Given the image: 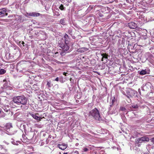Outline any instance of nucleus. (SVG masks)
<instances>
[{"label":"nucleus","mask_w":154,"mask_h":154,"mask_svg":"<svg viewBox=\"0 0 154 154\" xmlns=\"http://www.w3.org/2000/svg\"><path fill=\"white\" fill-rule=\"evenodd\" d=\"M27 101V99L24 95H23L14 97L13 98L12 102H13L14 103L17 105L22 104L25 105L26 104Z\"/></svg>","instance_id":"1"},{"label":"nucleus","mask_w":154,"mask_h":154,"mask_svg":"<svg viewBox=\"0 0 154 154\" xmlns=\"http://www.w3.org/2000/svg\"><path fill=\"white\" fill-rule=\"evenodd\" d=\"M89 116H92L97 120H99L100 118V114L98 110L95 108L91 110L89 113Z\"/></svg>","instance_id":"2"},{"label":"nucleus","mask_w":154,"mask_h":154,"mask_svg":"<svg viewBox=\"0 0 154 154\" xmlns=\"http://www.w3.org/2000/svg\"><path fill=\"white\" fill-rule=\"evenodd\" d=\"M149 140V138L148 137L146 136H143L136 139L135 144L138 146H140L142 143L145 141L148 142Z\"/></svg>","instance_id":"3"},{"label":"nucleus","mask_w":154,"mask_h":154,"mask_svg":"<svg viewBox=\"0 0 154 154\" xmlns=\"http://www.w3.org/2000/svg\"><path fill=\"white\" fill-rule=\"evenodd\" d=\"M127 45V43L125 42V39L122 38L119 39L118 41V46L119 48H123V47H125Z\"/></svg>","instance_id":"4"},{"label":"nucleus","mask_w":154,"mask_h":154,"mask_svg":"<svg viewBox=\"0 0 154 154\" xmlns=\"http://www.w3.org/2000/svg\"><path fill=\"white\" fill-rule=\"evenodd\" d=\"M63 37L65 39V44L66 45V46H67L66 48H69L70 47V46L72 45L73 44L72 43L69 42V41L68 40L69 39V36L67 34H66L64 35Z\"/></svg>","instance_id":"5"},{"label":"nucleus","mask_w":154,"mask_h":154,"mask_svg":"<svg viewBox=\"0 0 154 154\" xmlns=\"http://www.w3.org/2000/svg\"><path fill=\"white\" fill-rule=\"evenodd\" d=\"M133 91H131L129 92H127V94H125V95L129 99V100L128 101H127L128 102L130 103L131 102V100L130 99V97H133L134 94H131L132 93Z\"/></svg>","instance_id":"6"},{"label":"nucleus","mask_w":154,"mask_h":154,"mask_svg":"<svg viewBox=\"0 0 154 154\" xmlns=\"http://www.w3.org/2000/svg\"><path fill=\"white\" fill-rule=\"evenodd\" d=\"M7 10L5 8H3L0 9V15L2 16H7L8 14L6 13Z\"/></svg>","instance_id":"7"},{"label":"nucleus","mask_w":154,"mask_h":154,"mask_svg":"<svg viewBox=\"0 0 154 154\" xmlns=\"http://www.w3.org/2000/svg\"><path fill=\"white\" fill-rule=\"evenodd\" d=\"M8 145L9 143H7L6 142L4 141L2 144L0 145V148L7 150V149L8 147Z\"/></svg>","instance_id":"8"},{"label":"nucleus","mask_w":154,"mask_h":154,"mask_svg":"<svg viewBox=\"0 0 154 154\" xmlns=\"http://www.w3.org/2000/svg\"><path fill=\"white\" fill-rule=\"evenodd\" d=\"M129 27L131 29H135L137 27V24L134 22H130L128 23Z\"/></svg>","instance_id":"9"},{"label":"nucleus","mask_w":154,"mask_h":154,"mask_svg":"<svg viewBox=\"0 0 154 154\" xmlns=\"http://www.w3.org/2000/svg\"><path fill=\"white\" fill-rule=\"evenodd\" d=\"M140 47V45H138L137 44H134L133 43H131L130 44H128L127 48H139Z\"/></svg>","instance_id":"10"},{"label":"nucleus","mask_w":154,"mask_h":154,"mask_svg":"<svg viewBox=\"0 0 154 154\" xmlns=\"http://www.w3.org/2000/svg\"><path fill=\"white\" fill-rule=\"evenodd\" d=\"M58 147L60 149L64 150L67 147V145L64 144H59Z\"/></svg>","instance_id":"11"},{"label":"nucleus","mask_w":154,"mask_h":154,"mask_svg":"<svg viewBox=\"0 0 154 154\" xmlns=\"http://www.w3.org/2000/svg\"><path fill=\"white\" fill-rule=\"evenodd\" d=\"M59 10L57 8L54 10L53 11L54 14V16L58 17L60 15L59 13Z\"/></svg>","instance_id":"12"},{"label":"nucleus","mask_w":154,"mask_h":154,"mask_svg":"<svg viewBox=\"0 0 154 154\" xmlns=\"http://www.w3.org/2000/svg\"><path fill=\"white\" fill-rule=\"evenodd\" d=\"M66 49L63 51H62V52L60 53V54L62 56H63L66 53L69 52L71 51V49Z\"/></svg>","instance_id":"13"},{"label":"nucleus","mask_w":154,"mask_h":154,"mask_svg":"<svg viewBox=\"0 0 154 154\" xmlns=\"http://www.w3.org/2000/svg\"><path fill=\"white\" fill-rule=\"evenodd\" d=\"M40 14L36 12H31L29 14V15L31 16L38 17L40 15Z\"/></svg>","instance_id":"14"},{"label":"nucleus","mask_w":154,"mask_h":154,"mask_svg":"<svg viewBox=\"0 0 154 154\" xmlns=\"http://www.w3.org/2000/svg\"><path fill=\"white\" fill-rule=\"evenodd\" d=\"M33 117V118L38 120L41 121V119H42V118H41V117H39L37 116H36V114H32L31 115Z\"/></svg>","instance_id":"15"},{"label":"nucleus","mask_w":154,"mask_h":154,"mask_svg":"<svg viewBox=\"0 0 154 154\" xmlns=\"http://www.w3.org/2000/svg\"><path fill=\"white\" fill-rule=\"evenodd\" d=\"M66 22V19H65L63 18L61 19L60 21V23L63 25H65Z\"/></svg>","instance_id":"16"},{"label":"nucleus","mask_w":154,"mask_h":154,"mask_svg":"<svg viewBox=\"0 0 154 154\" xmlns=\"http://www.w3.org/2000/svg\"><path fill=\"white\" fill-rule=\"evenodd\" d=\"M58 46L59 47H60L61 48H65L66 47L65 46V45L63 43L62 44L61 42H59Z\"/></svg>","instance_id":"17"},{"label":"nucleus","mask_w":154,"mask_h":154,"mask_svg":"<svg viewBox=\"0 0 154 154\" xmlns=\"http://www.w3.org/2000/svg\"><path fill=\"white\" fill-rule=\"evenodd\" d=\"M102 56L103 57L102 58V60L103 61V59L104 58H105L106 59H108V55L106 54V53H103V54H102Z\"/></svg>","instance_id":"18"},{"label":"nucleus","mask_w":154,"mask_h":154,"mask_svg":"<svg viewBox=\"0 0 154 154\" xmlns=\"http://www.w3.org/2000/svg\"><path fill=\"white\" fill-rule=\"evenodd\" d=\"M146 74V70H143L140 72V74L141 75H144Z\"/></svg>","instance_id":"19"},{"label":"nucleus","mask_w":154,"mask_h":154,"mask_svg":"<svg viewBox=\"0 0 154 154\" xmlns=\"http://www.w3.org/2000/svg\"><path fill=\"white\" fill-rule=\"evenodd\" d=\"M87 50H86V51ZM85 51L86 50H84L83 49H78L77 50V51L78 52L82 53L84 52V51Z\"/></svg>","instance_id":"20"},{"label":"nucleus","mask_w":154,"mask_h":154,"mask_svg":"<svg viewBox=\"0 0 154 154\" xmlns=\"http://www.w3.org/2000/svg\"><path fill=\"white\" fill-rule=\"evenodd\" d=\"M6 71L4 69H0V74L2 75L5 73Z\"/></svg>","instance_id":"21"},{"label":"nucleus","mask_w":154,"mask_h":154,"mask_svg":"<svg viewBox=\"0 0 154 154\" xmlns=\"http://www.w3.org/2000/svg\"><path fill=\"white\" fill-rule=\"evenodd\" d=\"M59 8L62 11H64L65 10V8L63 6V5L61 4L59 7Z\"/></svg>","instance_id":"22"},{"label":"nucleus","mask_w":154,"mask_h":154,"mask_svg":"<svg viewBox=\"0 0 154 154\" xmlns=\"http://www.w3.org/2000/svg\"><path fill=\"white\" fill-rule=\"evenodd\" d=\"M40 37L41 38V39L45 40L46 38V33L45 32H43V37Z\"/></svg>","instance_id":"23"},{"label":"nucleus","mask_w":154,"mask_h":154,"mask_svg":"<svg viewBox=\"0 0 154 154\" xmlns=\"http://www.w3.org/2000/svg\"><path fill=\"white\" fill-rule=\"evenodd\" d=\"M47 85L48 88H50L51 86L52 85H51V82L47 81Z\"/></svg>","instance_id":"24"},{"label":"nucleus","mask_w":154,"mask_h":154,"mask_svg":"<svg viewBox=\"0 0 154 154\" xmlns=\"http://www.w3.org/2000/svg\"><path fill=\"white\" fill-rule=\"evenodd\" d=\"M20 47H23L22 46L21 44L23 45V47H26V46L24 45V44H25V43H24V42H20Z\"/></svg>","instance_id":"25"},{"label":"nucleus","mask_w":154,"mask_h":154,"mask_svg":"<svg viewBox=\"0 0 154 154\" xmlns=\"http://www.w3.org/2000/svg\"><path fill=\"white\" fill-rule=\"evenodd\" d=\"M131 106L133 108L135 109L138 108V107L137 104L132 105Z\"/></svg>","instance_id":"26"},{"label":"nucleus","mask_w":154,"mask_h":154,"mask_svg":"<svg viewBox=\"0 0 154 154\" xmlns=\"http://www.w3.org/2000/svg\"><path fill=\"white\" fill-rule=\"evenodd\" d=\"M120 109L121 111H125L126 110V108L125 107H121L120 108Z\"/></svg>","instance_id":"27"},{"label":"nucleus","mask_w":154,"mask_h":154,"mask_svg":"<svg viewBox=\"0 0 154 154\" xmlns=\"http://www.w3.org/2000/svg\"><path fill=\"white\" fill-rule=\"evenodd\" d=\"M83 149L84 151L85 152H87L89 151V149L85 147Z\"/></svg>","instance_id":"28"},{"label":"nucleus","mask_w":154,"mask_h":154,"mask_svg":"<svg viewBox=\"0 0 154 154\" xmlns=\"http://www.w3.org/2000/svg\"><path fill=\"white\" fill-rule=\"evenodd\" d=\"M151 142L154 143V137L151 138L150 140Z\"/></svg>","instance_id":"29"},{"label":"nucleus","mask_w":154,"mask_h":154,"mask_svg":"<svg viewBox=\"0 0 154 154\" xmlns=\"http://www.w3.org/2000/svg\"><path fill=\"white\" fill-rule=\"evenodd\" d=\"M112 0V1H109L108 2H106L107 4L112 3V2H113V0Z\"/></svg>","instance_id":"30"},{"label":"nucleus","mask_w":154,"mask_h":154,"mask_svg":"<svg viewBox=\"0 0 154 154\" xmlns=\"http://www.w3.org/2000/svg\"><path fill=\"white\" fill-rule=\"evenodd\" d=\"M101 5H96L95 6V8H96L97 7H99V8H101Z\"/></svg>","instance_id":"31"},{"label":"nucleus","mask_w":154,"mask_h":154,"mask_svg":"<svg viewBox=\"0 0 154 154\" xmlns=\"http://www.w3.org/2000/svg\"><path fill=\"white\" fill-rule=\"evenodd\" d=\"M33 86L36 87V88L35 89V91L37 90L38 89V87L37 86V85H33Z\"/></svg>","instance_id":"32"},{"label":"nucleus","mask_w":154,"mask_h":154,"mask_svg":"<svg viewBox=\"0 0 154 154\" xmlns=\"http://www.w3.org/2000/svg\"><path fill=\"white\" fill-rule=\"evenodd\" d=\"M55 81H59V78L58 77H57L54 80Z\"/></svg>","instance_id":"33"},{"label":"nucleus","mask_w":154,"mask_h":154,"mask_svg":"<svg viewBox=\"0 0 154 154\" xmlns=\"http://www.w3.org/2000/svg\"><path fill=\"white\" fill-rule=\"evenodd\" d=\"M67 74V72H64L63 73V74L64 75H65V76H66V74Z\"/></svg>","instance_id":"34"},{"label":"nucleus","mask_w":154,"mask_h":154,"mask_svg":"<svg viewBox=\"0 0 154 154\" xmlns=\"http://www.w3.org/2000/svg\"><path fill=\"white\" fill-rule=\"evenodd\" d=\"M73 4L74 5V8H75V7H76V4L75 2L73 3Z\"/></svg>","instance_id":"35"},{"label":"nucleus","mask_w":154,"mask_h":154,"mask_svg":"<svg viewBox=\"0 0 154 154\" xmlns=\"http://www.w3.org/2000/svg\"><path fill=\"white\" fill-rule=\"evenodd\" d=\"M56 62H57V63H59H59H60V64H61V63H62V62H60V61H57Z\"/></svg>","instance_id":"36"},{"label":"nucleus","mask_w":154,"mask_h":154,"mask_svg":"<svg viewBox=\"0 0 154 154\" xmlns=\"http://www.w3.org/2000/svg\"><path fill=\"white\" fill-rule=\"evenodd\" d=\"M115 100H112V105L113 103H114V102H115Z\"/></svg>","instance_id":"37"},{"label":"nucleus","mask_w":154,"mask_h":154,"mask_svg":"<svg viewBox=\"0 0 154 154\" xmlns=\"http://www.w3.org/2000/svg\"><path fill=\"white\" fill-rule=\"evenodd\" d=\"M72 79V78H70V79H69V80H70V81H71Z\"/></svg>","instance_id":"38"},{"label":"nucleus","mask_w":154,"mask_h":154,"mask_svg":"<svg viewBox=\"0 0 154 154\" xmlns=\"http://www.w3.org/2000/svg\"><path fill=\"white\" fill-rule=\"evenodd\" d=\"M67 154V152H66V153L64 152V153H63V154Z\"/></svg>","instance_id":"39"},{"label":"nucleus","mask_w":154,"mask_h":154,"mask_svg":"<svg viewBox=\"0 0 154 154\" xmlns=\"http://www.w3.org/2000/svg\"><path fill=\"white\" fill-rule=\"evenodd\" d=\"M59 154H61V152H59Z\"/></svg>","instance_id":"40"},{"label":"nucleus","mask_w":154,"mask_h":154,"mask_svg":"<svg viewBox=\"0 0 154 154\" xmlns=\"http://www.w3.org/2000/svg\"><path fill=\"white\" fill-rule=\"evenodd\" d=\"M5 81H6V80L5 79L3 80V81L4 82H5Z\"/></svg>","instance_id":"41"},{"label":"nucleus","mask_w":154,"mask_h":154,"mask_svg":"<svg viewBox=\"0 0 154 154\" xmlns=\"http://www.w3.org/2000/svg\"><path fill=\"white\" fill-rule=\"evenodd\" d=\"M144 154H149L148 153H144Z\"/></svg>","instance_id":"42"},{"label":"nucleus","mask_w":154,"mask_h":154,"mask_svg":"<svg viewBox=\"0 0 154 154\" xmlns=\"http://www.w3.org/2000/svg\"><path fill=\"white\" fill-rule=\"evenodd\" d=\"M85 48V47H83V48Z\"/></svg>","instance_id":"43"},{"label":"nucleus","mask_w":154,"mask_h":154,"mask_svg":"<svg viewBox=\"0 0 154 154\" xmlns=\"http://www.w3.org/2000/svg\"><path fill=\"white\" fill-rule=\"evenodd\" d=\"M1 110H0V113H1Z\"/></svg>","instance_id":"44"}]
</instances>
